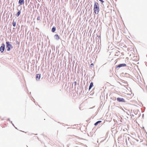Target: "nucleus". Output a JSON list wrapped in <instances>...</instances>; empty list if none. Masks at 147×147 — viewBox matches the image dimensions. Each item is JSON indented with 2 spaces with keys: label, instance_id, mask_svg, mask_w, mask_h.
<instances>
[{
  "label": "nucleus",
  "instance_id": "nucleus-1",
  "mask_svg": "<svg viewBox=\"0 0 147 147\" xmlns=\"http://www.w3.org/2000/svg\"><path fill=\"white\" fill-rule=\"evenodd\" d=\"M94 12L95 13L97 14L99 11V7L98 3L95 2L94 7Z\"/></svg>",
  "mask_w": 147,
  "mask_h": 147
},
{
  "label": "nucleus",
  "instance_id": "nucleus-2",
  "mask_svg": "<svg viewBox=\"0 0 147 147\" xmlns=\"http://www.w3.org/2000/svg\"><path fill=\"white\" fill-rule=\"evenodd\" d=\"M6 48H7V51H9L11 49H12L13 47L12 45L10 44V42L8 41H6Z\"/></svg>",
  "mask_w": 147,
  "mask_h": 147
},
{
  "label": "nucleus",
  "instance_id": "nucleus-3",
  "mask_svg": "<svg viewBox=\"0 0 147 147\" xmlns=\"http://www.w3.org/2000/svg\"><path fill=\"white\" fill-rule=\"evenodd\" d=\"M5 45L4 43H3L2 44V45L1 46L0 48V51L1 53H3L5 50Z\"/></svg>",
  "mask_w": 147,
  "mask_h": 147
},
{
  "label": "nucleus",
  "instance_id": "nucleus-4",
  "mask_svg": "<svg viewBox=\"0 0 147 147\" xmlns=\"http://www.w3.org/2000/svg\"><path fill=\"white\" fill-rule=\"evenodd\" d=\"M117 100L119 102H125V101L124 99L123 98L118 97L117 99Z\"/></svg>",
  "mask_w": 147,
  "mask_h": 147
},
{
  "label": "nucleus",
  "instance_id": "nucleus-5",
  "mask_svg": "<svg viewBox=\"0 0 147 147\" xmlns=\"http://www.w3.org/2000/svg\"><path fill=\"white\" fill-rule=\"evenodd\" d=\"M126 64L125 63L120 64L116 66V69L118 68H120L123 67H125L126 66Z\"/></svg>",
  "mask_w": 147,
  "mask_h": 147
},
{
  "label": "nucleus",
  "instance_id": "nucleus-6",
  "mask_svg": "<svg viewBox=\"0 0 147 147\" xmlns=\"http://www.w3.org/2000/svg\"><path fill=\"white\" fill-rule=\"evenodd\" d=\"M40 76L41 74H36V81H39V80L40 78Z\"/></svg>",
  "mask_w": 147,
  "mask_h": 147
},
{
  "label": "nucleus",
  "instance_id": "nucleus-7",
  "mask_svg": "<svg viewBox=\"0 0 147 147\" xmlns=\"http://www.w3.org/2000/svg\"><path fill=\"white\" fill-rule=\"evenodd\" d=\"M18 3L20 5H22L24 3V0H19Z\"/></svg>",
  "mask_w": 147,
  "mask_h": 147
},
{
  "label": "nucleus",
  "instance_id": "nucleus-8",
  "mask_svg": "<svg viewBox=\"0 0 147 147\" xmlns=\"http://www.w3.org/2000/svg\"><path fill=\"white\" fill-rule=\"evenodd\" d=\"M54 37L57 40H59V35L57 34H56L54 35Z\"/></svg>",
  "mask_w": 147,
  "mask_h": 147
},
{
  "label": "nucleus",
  "instance_id": "nucleus-9",
  "mask_svg": "<svg viewBox=\"0 0 147 147\" xmlns=\"http://www.w3.org/2000/svg\"><path fill=\"white\" fill-rule=\"evenodd\" d=\"M93 86V83L91 82L90 84L89 88V90Z\"/></svg>",
  "mask_w": 147,
  "mask_h": 147
},
{
  "label": "nucleus",
  "instance_id": "nucleus-10",
  "mask_svg": "<svg viewBox=\"0 0 147 147\" xmlns=\"http://www.w3.org/2000/svg\"><path fill=\"white\" fill-rule=\"evenodd\" d=\"M56 29V27L55 26H53V27L51 29V31L52 32H54L55 31Z\"/></svg>",
  "mask_w": 147,
  "mask_h": 147
},
{
  "label": "nucleus",
  "instance_id": "nucleus-11",
  "mask_svg": "<svg viewBox=\"0 0 147 147\" xmlns=\"http://www.w3.org/2000/svg\"><path fill=\"white\" fill-rule=\"evenodd\" d=\"M101 121H97L94 124V125H95V126H96V125H97L98 124L100 123L101 122Z\"/></svg>",
  "mask_w": 147,
  "mask_h": 147
},
{
  "label": "nucleus",
  "instance_id": "nucleus-12",
  "mask_svg": "<svg viewBox=\"0 0 147 147\" xmlns=\"http://www.w3.org/2000/svg\"><path fill=\"white\" fill-rule=\"evenodd\" d=\"M21 13V11H19L16 14V16L18 17L20 15Z\"/></svg>",
  "mask_w": 147,
  "mask_h": 147
},
{
  "label": "nucleus",
  "instance_id": "nucleus-13",
  "mask_svg": "<svg viewBox=\"0 0 147 147\" xmlns=\"http://www.w3.org/2000/svg\"><path fill=\"white\" fill-rule=\"evenodd\" d=\"M16 22L14 21V20H13V22L12 23V25L13 27H15L16 26Z\"/></svg>",
  "mask_w": 147,
  "mask_h": 147
},
{
  "label": "nucleus",
  "instance_id": "nucleus-14",
  "mask_svg": "<svg viewBox=\"0 0 147 147\" xmlns=\"http://www.w3.org/2000/svg\"><path fill=\"white\" fill-rule=\"evenodd\" d=\"M127 139H128V140H129V138L128 136H125V140L126 142H127Z\"/></svg>",
  "mask_w": 147,
  "mask_h": 147
},
{
  "label": "nucleus",
  "instance_id": "nucleus-15",
  "mask_svg": "<svg viewBox=\"0 0 147 147\" xmlns=\"http://www.w3.org/2000/svg\"><path fill=\"white\" fill-rule=\"evenodd\" d=\"M74 86H76V84H77V82H76L75 81V82H74Z\"/></svg>",
  "mask_w": 147,
  "mask_h": 147
},
{
  "label": "nucleus",
  "instance_id": "nucleus-16",
  "mask_svg": "<svg viewBox=\"0 0 147 147\" xmlns=\"http://www.w3.org/2000/svg\"><path fill=\"white\" fill-rule=\"evenodd\" d=\"M94 66V64L93 63H91L90 65V67H93V66Z\"/></svg>",
  "mask_w": 147,
  "mask_h": 147
},
{
  "label": "nucleus",
  "instance_id": "nucleus-17",
  "mask_svg": "<svg viewBox=\"0 0 147 147\" xmlns=\"http://www.w3.org/2000/svg\"><path fill=\"white\" fill-rule=\"evenodd\" d=\"M37 20H40V17L39 16L37 18Z\"/></svg>",
  "mask_w": 147,
  "mask_h": 147
},
{
  "label": "nucleus",
  "instance_id": "nucleus-18",
  "mask_svg": "<svg viewBox=\"0 0 147 147\" xmlns=\"http://www.w3.org/2000/svg\"><path fill=\"white\" fill-rule=\"evenodd\" d=\"M39 5H39V3H38V4H37V9H38V7H39Z\"/></svg>",
  "mask_w": 147,
  "mask_h": 147
},
{
  "label": "nucleus",
  "instance_id": "nucleus-19",
  "mask_svg": "<svg viewBox=\"0 0 147 147\" xmlns=\"http://www.w3.org/2000/svg\"><path fill=\"white\" fill-rule=\"evenodd\" d=\"M99 1H100L101 2H102V3L104 2V1L103 0H98Z\"/></svg>",
  "mask_w": 147,
  "mask_h": 147
},
{
  "label": "nucleus",
  "instance_id": "nucleus-20",
  "mask_svg": "<svg viewBox=\"0 0 147 147\" xmlns=\"http://www.w3.org/2000/svg\"><path fill=\"white\" fill-rule=\"evenodd\" d=\"M126 113H127V115H129V113H130V112H126Z\"/></svg>",
  "mask_w": 147,
  "mask_h": 147
},
{
  "label": "nucleus",
  "instance_id": "nucleus-21",
  "mask_svg": "<svg viewBox=\"0 0 147 147\" xmlns=\"http://www.w3.org/2000/svg\"><path fill=\"white\" fill-rule=\"evenodd\" d=\"M131 115V116H133V117H134V115H133V114L131 115Z\"/></svg>",
  "mask_w": 147,
  "mask_h": 147
},
{
  "label": "nucleus",
  "instance_id": "nucleus-22",
  "mask_svg": "<svg viewBox=\"0 0 147 147\" xmlns=\"http://www.w3.org/2000/svg\"><path fill=\"white\" fill-rule=\"evenodd\" d=\"M119 53V51L117 52V54L118 53Z\"/></svg>",
  "mask_w": 147,
  "mask_h": 147
},
{
  "label": "nucleus",
  "instance_id": "nucleus-23",
  "mask_svg": "<svg viewBox=\"0 0 147 147\" xmlns=\"http://www.w3.org/2000/svg\"><path fill=\"white\" fill-rule=\"evenodd\" d=\"M11 123H12V125H13V126H14V125H13V124L12 123V121H11Z\"/></svg>",
  "mask_w": 147,
  "mask_h": 147
},
{
  "label": "nucleus",
  "instance_id": "nucleus-24",
  "mask_svg": "<svg viewBox=\"0 0 147 147\" xmlns=\"http://www.w3.org/2000/svg\"><path fill=\"white\" fill-rule=\"evenodd\" d=\"M17 44H18L19 42H18V41H17Z\"/></svg>",
  "mask_w": 147,
  "mask_h": 147
},
{
  "label": "nucleus",
  "instance_id": "nucleus-25",
  "mask_svg": "<svg viewBox=\"0 0 147 147\" xmlns=\"http://www.w3.org/2000/svg\"><path fill=\"white\" fill-rule=\"evenodd\" d=\"M120 139V138H118V139Z\"/></svg>",
  "mask_w": 147,
  "mask_h": 147
},
{
  "label": "nucleus",
  "instance_id": "nucleus-26",
  "mask_svg": "<svg viewBox=\"0 0 147 147\" xmlns=\"http://www.w3.org/2000/svg\"><path fill=\"white\" fill-rule=\"evenodd\" d=\"M8 120H9V119H8Z\"/></svg>",
  "mask_w": 147,
  "mask_h": 147
}]
</instances>
